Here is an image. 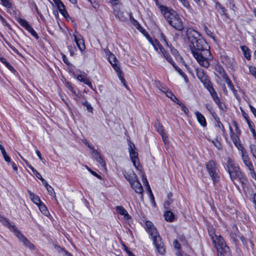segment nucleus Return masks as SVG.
<instances>
[{
  "instance_id": "37",
  "label": "nucleus",
  "mask_w": 256,
  "mask_h": 256,
  "mask_svg": "<svg viewBox=\"0 0 256 256\" xmlns=\"http://www.w3.org/2000/svg\"><path fill=\"white\" fill-rule=\"evenodd\" d=\"M150 42H151V44H152V46H154V48L156 50H158V48L160 49V47H162V46H161V44L159 43V42L156 40H150Z\"/></svg>"
},
{
  "instance_id": "55",
  "label": "nucleus",
  "mask_w": 256,
  "mask_h": 256,
  "mask_svg": "<svg viewBox=\"0 0 256 256\" xmlns=\"http://www.w3.org/2000/svg\"><path fill=\"white\" fill-rule=\"evenodd\" d=\"M84 84H87L89 87L92 88V84L89 80L86 77L84 80L82 82Z\"/></svg>"
},
{
  "instance_id": "40",
  "label": "nucleus",
  "mask_w": 256,
  "mask_h": 256,
  "mask_svg": "<svg viewBox=\"0 0 256 256\" xmlns=\"http://www.w3.org/2000/svg\"><path fill=\"white\" fill-rule=\"evenodd\" d=\"M211 142L218 150H221L222 148V146L220 142L218 140H211Z\"/></svg>"
},
{
  "instance_id": "36",
  "label": "nucleus",
  "mask_w": 256,
  "mask_h": 256,
  "mask_svg": "<svg viewBox=\"0 0 256 256\" xmlns=\"http://www.w3.org/2000/svg\"><path fill=\"white\" fill-rule=\"evenodd\" d=\"M156 86L162 92H166V90L168 89L167 87L160 82H156Z\"/></svg>"
},
{
  "instance_id": "3",
  "label": "nucleus",
  "mask_w": 256,
  "mask_h": 256,
  "mask_svg": "<svg viewBox=\"0 0 256 256\" xmlns=\"http://www.w3.org/2000/svg\"><path fill=\"white\" fill-rule=\"evenodd\" d=\"M146 228L147 232L152 236L154 243L158 252L160 254H164L165 252V248L161 241L160 237L152 223L150 222L146 221Z\"/></svg>"
},
{
  "instance_id": "9",
  "label": "nucleus",
  "mask_w": 256,
  "mask_h": 256,
  "mask_svg": "<svg viewBox=\"0 0 256 256\" xmlns=\"http://www.w3.org/2000/svg\"><path fill=\"white\" fill-rule=\"evenodd\" d=\"M17 20L19 24L22 27H24L26 30L31 34L34 36L36 39H38V36L36 32L33 29V28L28 24V22L24 19L22 18H18Z\"/></svg>"
},
{
  "instance_id": "32",
  "label": "nucleus",
  "mask_w": 256,
  "mask_h": 256,
  "mask_svg": "<svg viewBox=\"0 0 256 256\" xmlns=\"http://www.w3.org/2000/svg\"><path fill=\"white\" fill-rule=\"evenodd\" d=\"M108 60L113 68H114V65L118 66V64H116V62H118V60H117L116 56L114 54H110V55L109 57H108Z\"/></svg>"
},
{
  "instance_id": "12",
  "label": "nucleus",
  "mask_w": 256,
  "mask_h": 256,
  "mask_svg": "<svg viewBox=\"0 0 256 256\" xmlns=\"http://www.w3.org/2000/svg\"><path fill=\"white\" fill-rule=\"evenodd\" d=\"M186 35L190 44H194L201 36L198 32L191 28L187 30Z\"/></svg>"
},
{
  "instance_id": "34",
  "label": "nucleus",
  "mask_w": 256,
  "mask_h": 256,
  "mask_svg": "<svg viewBox=\"0 0 256 256\" xmlns=\"http://www.w3.org/2000/svg\"><path fill=\"white\" fill-rule=\"evenodd\" d=\"M40 210L41 212L45 216H48L49 212L46 207V206L42 202L38 205Z\"/></svg>"
},
{
  "instance_id": "19",
  "label": "nucleus",
  "mask_w": 256,
  "mask_h": 256,
  "mask_svg": "<svg viewBox=\"0 0 256 256\" xmlns=\"http://www.w3.org/2000/svg\"><path fill=\"white\" fill-rule=\"evenodd\" d=\"M194 114L200 124L203 127L206 126V122L204 116L199 112H196Z\"/></svg>"
},
{
  "instance_id": "33",
  "label": "nucleus",
  "mask_w": 256,
  "mask_h": 256,
  "mask_svg": "<svg viewBox=\"0 0 256 256\" xmlns=\"http://www.w3.org/2000/svg\"><path fill=\"white\" fill-rule=\"evenodd\" d=\"M241 49L244 53V56L248 60H250V54L249 52V50L246 46H241Z\"/></svg>"
},
{
  "instance_id": "44",
  "label": "nucleus",
  "mask_w": 256,
  "mask_h": 256,
  "mask_svg": "<svg viewBox=\"0 0 256 256\" xmlns=\"http://www.w3.org/2000/svg\"><path fill=\"white\" fill-rule=\"evenodd\" d=\"M83 104L86 107L87 110L89 112H92V108L87 101H85L84 102Z\"/></svg>"
},
{
  "instance_id": "53",
  "label": "nucleus",
  "mask_w": 256,
  "mask_h": 256,
  "mask_svg": "<svg viewBox=\"0 0 256 256\" xmlns=\"http://www.w3.org/2000/svg\"><path fill=\"white\" fill-rule=\"evenodd\" d=\"M173 244L176 249L180 250V245L176 240L174 241Z\"/></svg>"
},
{
  "instance_id": "47",
  "label": "nucleus",
  "mask_w": 256,
  "mask_h": 256,
  "mask_svg": "<svg viewBox=\"0 0 256 256\" xmlns=\"http://www.w3.org/2000/svg\"><path fill=\"white\" fill-rule=\"evenodd\" d=\"M249 70L250 73L256 78V68L254 66H250L249 67Z\"/></svg>"
},
{
  "instance_id": "59",
  "label": "nucleus",
  "mask_w": 256,
  "mask_h": 256,
  "mask_svg": "<svg viewBox=\"0 0 256 256\" xmlns=\"http://www.w3.org/2000/svg\"><path fill=\"white\" fill-rule=\"evenodd\" d=\"M250 108V110L254 116L256 118V108H255L254 106H252V105H249Z\"/></svg>"
},
{
  "instance_id": "2",
  "label": "nucleus",
  "mask_w": 256,
  "mask_h": 256,
  "mask_svg": "<svg viewBox=\"0 0 256 256\" xmlns=\"http://www.w3.org/2000/svg\"><path fill=\"white\" fill-rule=\"evenodd\" d=\"M160 8L164 17L172 26L178 30H182L184 29L182 20L176 12L172 10H168L167 7L163 6H160Z\"/></svg>"
},
{
  "instance_id": "13",
  "label": "nucleus",
  "mask_w": 256,
  "mask_h": 256,
  "mask_svg": "<svg viewBox=\"0 0 256 256\" xmlns=\"http://www.w3.org/2000/svg\"><path fill=\"white\" fill-rule=\"evenodd\" d=\"M230 137H231V138H232L234 144L238 149L241 150V149L243 148H243L242 146V144H240V138H239V136L240 135V134H239V132H238V133H234L232 131V128L230 126Z\"/></svg>"
},
{
  "instance_id": "46",
  "label": "nucleus",
  "mask_w": 256,
  "mask_h": 256,
  "mask_svg": "<svg viewBox=\"0 0 256 256\" xmlns=\"http://www.w3.org/2000/svg\"><path fill=\"white\" fill-rule=\"evenodd\" d=\"M204 29L206 33L210 36L214 38L213 33L206 26H204Z\"/></svg>"
},
{
  "instance_id": "62",
  "label": "nucleus",
  "mask_w": 256,
  "mask_h": 256,
  "mask_svg": "<svg viewBox=\"0 0 256 256\" xmlns=\"http://www.w3.org/2000/svg\"><path fill=\"white\" fill-rule=\"evenodd\" d=\"M217 126L222 130L223 132H224V128L222 122H218Z\"/></svg>"
},
{
  "instance_id": "22",
  "label": "nucleus",
  "mask_w": 256,
  "mask_h": 256,
  "mask_svg": "<svg viewBox=\"0 0 256 256\" xmlns=\"http://www.w3.org/2000/svg\"><path fill=\"white\" fill-rule=\"evenodd\" d=\"M92 154L94 155L95 160L100 164L102 165V166L105 168L106 164L104 162L102 158L100 156L99 152L96 150H93L92 152Z\"/></svg>"
},
{
  "instance_id": "48",
  "label": "nucleus",
  "mask_w": 256,
  "mask_h": 256,
  "mask_svg": "<svg viewBox=\"0 0 256 256\" xmlns=\"http://www.w3.org/2000/svg\"><path fill=\"white\" fill-rule=\"evenodd\" d=\"M222 71V74L221 75L222 78L226 82H228V80H230V79L228 78V75L225 72L223 68H221Z\"/></svg>"
},
{
  "instance_id": "16",
  "label": "nucleus",
  "mask_w": 256,
  "mask_h": 256,
  "mask_svg": "<svg viewBox=\"0 0 256 256\" xmlns=\"http://www.w3.org/2000/svg\"><path fill=\"white\" fill-rule=\"evenodd\" d=\"M74 41L80 50V51H84L85 50L86 46L84 41L82 38V36L80 35L77 36L76 34H74Z\"/></svg>"
},
{
  "instance_id": "31",
  "label": "nucleus",
  "mask_w": 256,
  "mask_h": 256,
  "mask_svg": "<svg viewBox=\"0 0 256 256\" xmlns=\"http://www.w3.org/2000/svg\"><path fill=\"white\" fill-rule=\"evenodd\" d=\"M0 150H1V152L2 153V154L4 156V159L5 161L8 162H10V158L7 155L6 152L4 148L0 144Z\"/></svg>"
},
{
  "instance_id": "15",
  "label": "nucleus",
  "mask_w": 256,
  "mask_h": 256,
  "mask_svg": "<svg viewBox=\"0 0 256 256\" xmlns=\"http://www.w3.org/2000/svg\"><path fill=\"white\" fill-rule=\"evenodd\" d=\"M123 174L126 179L129 182L130 184L132 183L138 178L137 176L132 170L128 172L124 171Z\"/></svg>"
},
{
  "instance_id": "41",
  "label": "nucleus",
  "mask_w": 256,
  "mask_h": 256,
  "mask_svg": "<svg viewBox=\"0 0 256 256\" xmlns=\"http://www.w3.org/2000/svg\"><path fill=\"white\" fill-rule=\"evenodd\" d=\"M250 149L253 156L256 159V146L251 144L250 145Z\"/></svg>"
},
{
  "instance_id": "4",
  "label": "nucleus",
  "mask_w": 256,
  "mask_h": 256,
  "mask_svg": "<svg viewBox=\"0 0 256 256\" xmlns=\"http://www.w3.org/2000/svg\"><path fill=\"white\" fill-rule=\"evenodd\" d=\"M226 168L231 180L234 182L236 180L242 182V175L239 167L229 158L227 161Z\"/></svg>"
},
{
  "instance_id": "45",
  "label": "nucleus",
  "mask_w": 256,
  "mask_h": 256,
  "mask_svg": "<svg viewBox=\"0 0 256 256\" xmlns=\"http://www.w3.org/2000/svg\"><path fill=\"white\" fill-rule=\"evenodd\" d=\"M209 232V234L211 238V239L212 241V242L213 243H216V240H215V238H216V236H216L215 234L214 233V232L212 231V230H209L208 231Z\"/></svg>"
},
{
  "instance_id": "5",
  "label": "nucleus",
  "mask_w": 256,
  "mask_h": 256,
  "mask_svg": "<svg viewBox=\"0 0 256 256\" xmlns=\"http://www.w3.org/2000/svg\"><path fill=\"white\" fill-rule=\"evenodd\" d=\"M216 243H213L218 251V256H228L229 248L226 246L224 238L220 236H216Z\"/></svg>"
},
{
  "instance_id": "24",
  "label": "nucleus",
  "mask_w": 256,
  "mask_h": 256,
  "mask_svg": "<svg viewBox=\"0 0 256 256\" xmlns=\"http://www.w3.org/2000/svg\"><path fill=\"white\" fill-rule=\"evenodd\" d=\"M28 192L30 199L34 204L38 206L42 203L40 198L38 196L35 195L34 193H32L29 190H28Z\"/></svg>"
},
{
  "instance_id": "23",
  "label": "nucleus",
  "mask_w": 256,
  "mask_h": 256,
  "mask_svg": "<svg viewBox=\"0 0 256 256\" xmlns=\"http://www.w3.org/2000/svg\"><path fill=\"white\" fill-rule=\"evenodd\" d=\"M56 5L57 6L60 12L66 18V16H68L66 10L65 9V6L62 1L59 2V3H58V4H56Z\"/></svg>"
},
{
  "instance_id": "63",
  "label": "nucleus",
  "mask_w": 256,
  "mask_h": 256,
  "mask_svg": "<svg viewBox=\"0 0 256 256\" xmlns=\"http://www.w3.org/2000/svg\"><path fill=\"white\" fill-rule=\"evenodd\" d=\"M6 66L12 72H14V68L8 63V62L6 64Z\"/></svg>"
},
{
  "instance_id": "49",
  "label": "nucleus",
  "mask_w": 256,
  "mask_h": 256,
  "mask_svg": "<svg viewBox=\"0 0 256 256\" xmlns=\"http://www.w3.org/2000/svg\"><path fill=\"white\" fill-rule=\"evenodd\" d=\"M250 170V172L251 175V176L254 179H256V174L254 172V170L253 166L251 167L248 168Z\"/></svg>"
},
{
  "instance_id": "10",
  "label": "nucleus",
  "mask_w": 256,
  "mask_h": 256,
  "mask_svg": "<svg viewBox=\"0 0 256 256\" xmlns=\"http://www.w3.org/2000/svg\"><path fill=\"white\" fill-rule=\"evenodd\" d=\"M196 74L198 78L200 79V80L204 84L206 88L212 84L208 76L205 74L204 70L202 69H196Z\"/></svg>"
},
{
  "instance_id": "8",
  "label": "nucleus",
  "mask_w": 256,
  "mask_h": 256,
  "mask_svg": "<svg viewBox=\"0 0 256 256\" xmlns=\"http://www.w3.org/2000/svg\"><path fill=\"white\" fill-rule=\"evenodd\" d=\"M210 94L214 102L217 104L218 106L222 110H224L225 108L224 104H222L220 98L218 96L216 92L214 90L212 84H210L206 88Z\"/></svg>"
},
{
  "instance_id": "54",
  "label": "nucleus",
  "mask_w": 256,
  "mask_h": 256,
  "mask_svg": "<svg viewBox=\"0 0 256 256\" xmlns=\"http://www.w3.org/2000/svg\"><path fill=\"white\" fill-rule=\"evenodd\" d=\"M86 78V76L84 74H78L77 76V80L81 82H82L85 78Z\"/></svg>"
},
{
  "instance_id": "64",
  "label": "nucleus",
  "mask_w": 256,
  "mask_h": 256,
  "mask_svg": "<svg viewBox=\"0 0 256 256\" xmlns=\"http://www.w3.org/2000/svg\"><path fill=\"white\" fill-rule=\"evenodd\" d=\"M42 184L45 186L46 188L47 187H48V186H50L48 182H46V180H44L43 178H42V179L40 180Z\"/></svg>"
},
{
  "instance_id": "58",
  "label": "nucleus",
  "mask_w": 256,
  "mask_h": 256,
  "mask_svg": "<svg viewBox=\"0 0 256 256\" xmlns=\"http://www.w3.org/2000/svg\"><path fill=\"white\" fill-rule=\"evenodd\" d=\"M86 168H87V169L88 170L89 172H91V174H92V175H94V176H96L97 178H100V179L102 178H101V176H100V175H98V174H97L95 172H94V171H93V170H90V168H88L87 166H86Z\"/></svg>"
},
{
  "instance_id": "56",
  "label": "nucleus",
  "mask_w": 256,
  "mask_h": 256,
  "mask_svg": "<svg viewBox=\"0 0 256 256\" xmlns=\"http://www.w3.org/2000/svg\"><path fill=\"white\" fill-rule=\"evenodd\" d=\"M2 4L6 7L10 8V4L8 0H1Z\"/></svg>"
},
{
  "instance_id": "7",
  "label": "nucleus",
  "mask_w": 256,
  "mask_h": 256,
  "mask_svg": "<svg viewBox=\"0 0 256 256\" xmlns=\"http://www.w3.org/2000/svg\"><path fill=\"white\" fill-rule=\"evenodd\" d=\"M135 148L136 147L134 144L130 142L128 152L130 160L135 168L138 169L140 163L138 159V153L135 150Z\"/></svg>"
},
{
  "instance_id": "11",
  "label": "nucleus",
  "mask_w": 256,
  "mask_h": 256,
  "mask_svg": "<svg viewBox=\"0 0 256 256\" xmlns=\"http://www.w3.org/2000/svg\"><path fill=\"white\" fill-rule=\"evenodd\" d=\"M113 8L114 14L121 21H125L127 18L128 16H129L130 17L131 16V14L124 13L118 6H114Z\"/></svg>"
},
{
  "instance_id": "29",
  "label": "nucleus",
  "mask_w": 256,
  "mask_h": 256,
  "mask_svg": "<svg viewBox=\"0 0 256 256\" xmlns=\"http://www.w3.org/2000/svg\"><path fill=\"white\" fill-rule=\"evenodd\" d=\"M172 66L173 67L175 68V70L180 74L184 78V81L187 82H188V78L185 74L181 70L180 68L178 67L175 63H172Z\"/></svg>"
},
{
  "instance_id": "35",
  "label": "nucleus",
  "mask_w": 256,
  "mask_h": 256,
  "mask_svg": "<svg viewBox=\"0 0 256 256\" xmlns=\"http://www.w3.org/2000/svg\"><path fill=\"white\" fill-rule=\"evenodd\" d=\"M172 54L175 56L177 60H182V56L179 54L178 52L176 49L174 48L172 46L170 47Z\"/></svg>"
},
{
  "instance_id": "57",
  "label": "nucleus",
  "mask_w": 256,
  "mask_h": 256,
  "mask_svg": "<svg viewBox=\"0 0 256 256\" xmlns=\"http://www.w3.org/2000/svg\"><path fill=\"white\" fill-rule=\"evenodd\" d=\"M172 202V200H168L164 204V208L166 210H168L169 208V206Z\"/></svg>"
},
{
  "instance_id": "6",
  "label": "nucleus",
  "mask_w": 256,
  "mask_h": 256,
  "mask_svg": "<svg viewBox=\"0 0 256 256\" xmlns=\"http://www.w3.org/2000/svg\"><path fill=\"white\" fill-rule=\"evenodd\" d=\"M206 169L212 178L214 182H216L219 180L220 177L218 174V170L217 169L216 163L213 160L209 161L206 164Z\"/></svg>"
},
{
  "instance_id": "51",
  "label": "nucleus",
  "mask_w": 256,
  "mask_h": 256,
  "mask_svg": "<svg viewBox=\"0 0 256 256\" xmlns=\"http://www.w3.org/2000/svg\"><path fill=\"white\" fill-rule=\"evenodd\" d=\"M161 40L162 42L164 43L166 46L170 47V46L166 40V38L165 36H164L163 34H162L161 35Z\"/></svg>"
},
{
  "instance_id": "43",
  "label": "nucleus",
  "mask_w": 256,
  "mask_h": 256,
  "mask_svg": "<svg viewBox=\"0 0 256 256\" xmlns=\"http://www.w3.org/2000/svg\"><path fill=\"white\" fill-rule=\"evenodd\" d=\"M183 6L186 8L189 9L190 8V6L188 0H179Z\"/></svg>"
},
{
  "instance_id": "26",
  "label": "nucleus",
  "mask_w": 256,
  "mask_h": 256,
  "mask_svg": "<svg viewBox=\"0 0 256 256\" xmlns=\"http://www.w3.org/2000/svg\"><path fill=\"white\" fill-rule=\"evenodd\" d=\"M166 221L172 222L174 220V214L170 210H167L164 214Z\"/></svg>"
},
{
  "instance_id": "39",
  "label": "nucleus",
  "mask_w": 256,
  "mask_h": 256,
  "mask_svg": "<svg viewBox=\"0 0 256 256\" xmlns=\"http://www.w3.org/2000/svg\"><path fill=\"white\" fill-rule=\"evenodd\" d=\"M228 84V86L230 88L231 90L232 91L234 95H236V90H235L234 85L232 84V82L230 80H228V82H226Z\"/></svg>"
},
{
  "instance_id": "17",
  "label": "nucleus",
  "mask_w": 256,
  "mask_h": 256,
  "mask_svg": "<svg viewBox=\"0 0 256 256\" xmlns=\"http://www.w3.org/2000/svg\"><path fill=\"white\" fill-rule=\"evenodd\" d=\"M132 188L138 194H142L143 192V188L140 183L139 182L138 178L134 180L132 183L130 184Z\"/></svg>"
},
{
  "instance_id": "25",
  "label": "nucleus",
  "mask_w": 256,
  "mask_h": 256,
  "mask_svg": "<svg viewBox=\"0 0 256 256\" xmlns=\"http://www.w3.org/2000/svg\"><path fill=\"white\" fill-rule=\"evenodd\" d=\"M160 52L162 54L164 58L168 60V62L170 64H172V63H174L170 56L162 47H160Z\"/></svg>"
},
{
  "instance_id": "27",
  "label": "nucleus",
  "mask_w": 256,
  "mask_h": 256,
  "mask_svg": "<svg viewBox=\"0 0 256 256\" xmlns=\"http://www.w3.org/2000/svg\"><path fill=\"white\" fill-rule=\"evenodd\" d=\"M54 248L58 252L62 254L64 256H70V252L65 249L61 248L60 246L54 244Z\"/></svg>"
},
{
  "instance_id": "60",
  "label": "nucleus",
  "mask_w": 256,
  "mask_h": 256,
  "mask_svg": "<svg viewBox=\"0 0 256 256\" xmlns=\"http://www.w3.org/2000/svg\"><path fill=\"white\" fill-rule=\"evenodd\" d=\"M82 142L86 146H87L88 147V148L91 150L92 152L93 150H94V148H92L90 145V144L86 140H83Z\"/></svg>"
},
{
  "instance_id": "52",
  "label": "nucleus",
  "mask_w": 256,
  "mask_h": 256,
  "mask_svg": "<svg viewBox=\"0 0 256 256\" xmlns=\"http://www.w3.org/2000/svg\"><path fill=\"white\" fill-rule=\"evenodd\" d=\"M90 3L94 8H97L99 6V4L96 0H92V1L90 2Z\"/></svg>"
},
{
  "instance_id": "14",
  "label": "nucleus",
  "mask_w": 256,
  "mask_h": 256,
  "mask_svg": "<svg viewBox=\"0 0 256 256\" xmlns=\"http://www.w3.org/2000/svg\"><path fill=\"white\" fill-rule=\"evenodd\" d=\"M8 226L11 231L14 232V234L20 241L25 238L22 232L18 230L15 225L12 224L10 222H8Z\"/></svg>"
},
{
  "instance_id": "18",
  "label": "nucleus",
  "mask_w": 256,
  "mask_h": 256,
  "mask_svg": "<svg viewBox=\"0 0 256 256\" xmlns=\"http://www.w3.org/2000/svg\"><path fill=\"white\" fill-rule=\"evenodd\" d=\"M242 159L245 165L248 167H252V164L250 161V158L246 150L243 148L241 149Z\"/></svg>"
},
{
  "instance_id": "28",
  "label": "nucleus",
  "mask_w": 256,
  "mask_h": 256,
  "mask_svg": "<svg viewBox=\"0 0 256 256\" xmlns=\"http://www.w3.org/2000/svg\"><path fill=\"white\" fill-rule=\"evenodd\" d=\"M114 69L116 72L117 75L120 80L122 82L124 85H126L125 80L124 77L122 76V72L120 70V67L118 66L114 65Z\"/></svg>"
},
{
  "instance_id": "42",
  "label": "nucleus",
  "mask_w": 256,
  "mask_h": 256,
  "mask_svg": "<svg viewBox=\"0 0 256 256\" xmlns=\"http://www.w3.org/2000/svg\"><path fill=\"white\" fill-rule=\"evenodd\" d=\"M46 190L49 194L52 197L56 198V194L53 188L51 186H48L46 188Z\"/></svg>"
},
{
  "instance_id": "21",
  "label": "nucleus",
  "mask_w": 256,
  "mask_h": 256,
  "mask_svg": "<svg viewBox=\"0 0 256 256\" xmlns=\"http://www.w3.org/2000/svg\"><path fill=\"white\" fill-rule=\"evenodd\" d=\"M158 128L157 130V131L162 136L164 142V143L165 144H168L169 142L168 138L167 136L166 135V134L164 132V130L162 126L160 124H158Z\"/></svg>"
},
{
  "instance_id": "20",
  "label": "nucleus",
  "mask_w": 256,
  "mask_h": 256,
  "mask_svg": "<svg viewBox=\"0 0 256 256\" xmlns=\"http://www.w3.org/2000/svg\"><path fill=\"white\" fill-rule=\"evenodd\" d=\"M116 210L118 213L122 216H124V217L126 220L130 218V216L128 214L127 211L122 206H116Z\"/></svg>"
},
{
  "instance_id": "38",
  "label": "nucleus",
  "mask_w": 256,
  "mask_h": 256,
  "mask_svg": "<svg viewBox=\"0 0 256 256\" xmlns=\"http://www.w3.org/2000/svg\"><path fill=\"white\" fill-rule=\"evenodd\" d=\"M246 122L249 128L252 132L253 134L256 136V134L255 132V130L254 128V124L252 122H251L250 120H247Z\"/></svg>"
},
{
  "instance_id": "50",
  "label": "nucleus",
  "mask_w": 256,
  "mask_h": 256,
  "mask_svg": "<svg viewBox=\"0 0 256 256\" xmlns=\"http://www.w3.org/2000/svg\"><path fill=\"white\" fill-rule=\"evenodd\" d=\"M164 93L166 94V95L169 98H172L174 96V94L168 88L166 90Z\"/></svg>"
},
{
  "instance_id": "30",
  "label": "nucleus",
  "mask_w": 256,
  "mask_h": 256,
  "mask_svg": "<svg viewBox=\"0 0 256 256\" xmlns=\"http://www.w3.org/2000/svg\"><path fill=\"white\" fill-rule=\"evenodd\" d=\"M30 250H34V246L26 237L21 241Z\"/></svg>"
},
{
  "instance_id": "1",
  "label": "nucleus",
  "mask_w": 256,
  "mask_h": 256,
  "mask_svg": "<svg viewBox=\"0 0 256 256\" xmlns=\"http://www.w3.org/2000/svg\"><path fill=\"white\" fill-rule=\"evenodd\" d=\"M190 46L194 56L198 64L202 66L208 68L210 63L206 57L210 56V53L207 48L208 44L200 36L194 44H190Z\"/></svg>"
},
{
  "instance_id": "61",
  "label": "nucleus",
  "mask_w": 256,
  "mask_h": 256,
  "mask_svg": "<svg viewBox=\"0 0 256 256\" xmlns=\"http://www.w3.org/2000/svg\"><path fill=\"white\" fill-rule=\"evenodd\" d=\"M34 174L36 178H38V179L40 180L42 178V175L36 170H34Z\"/></svg>"
}]
</instances>
